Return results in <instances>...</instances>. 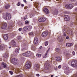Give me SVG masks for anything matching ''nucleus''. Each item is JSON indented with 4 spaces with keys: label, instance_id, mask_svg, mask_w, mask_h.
<instances>
[{
    "label": "nucleus",
    "instance_id": "obj_1",
    "mask_svg": "<svg viewBox=\"0 0 77 77\" xmlns=\"http://www.w3.org/2000/svg\"><path fill=\"white\" fill-rule=\"evenodd\" d=\"M3 18L6 20H9L11 18V15L9 13H7L5 15L3 16Z\"/></svg>",
    "mask_w": 77,
    "mask_h": 77
},
{
    "label": "nucleus",
    "instance_id": "obj_2",
    "mask_svg": "<svg viewBox=\"0 0 77 77\" xmlns=\"http://www.w3.org/2000/svg\"><path fill=\"white\" fill-rule=\"evenodd\" d=\"M11 62L14 65H18L19 62H18V60L16 59L15 58H13L11 60Z\"/></svg>",
    "mask_w": 77,
    "mask_h": 77
},
{
    "label": "nucleus",
    "instance_id": "obj_3",
    "mask_svg": "<svg viewBox=\"0 0 77 77\" xmlns=\"http://www.w3.org/2000/svg\"><path fill=\"white\" fill-rule=\"evenodd\" d=\"M25 66L26 69H30V68L31 67V63H30V61H27L25 65Z\"/></svg>",
    "mask_w": 77,
    "mask_h": 77
},
{
    "label": "nucleus",
    "instance_id": "obj_4",
    "mask_svg": "<svg viewBox=\"0 0 77 77\" xmlns=\"http://www.w3.org/2000/svg\"><path fill=\"white\" fill-rule=\"evenodd\" d=\"M31 54L32 53L30 51H27L26 52L22 54V55L27 57L31 56Z\"/></svg>",
    "mask_w": 77,
    "mask_h": 77
},
{
    "label": "nucleus",
    "instance_id": "obj_5",
    "mask_svg": "<svg viewBox=\"0 0 77 77\" xmlns=\"http://www.w3.org/2000/svg\"><path fill=\"white\" fill-rule=\"evenodd\" d=\"M72 66V67H75L77 68V61L73 60L72 61L71 63Z\"/></svg>",
    "mask_w": 77,
    "mask_h": 77
},
{
    "label": "nucleus",
    "instance_id": "obj_6",
    "mask_svg": "<svg viewBox=\"0 0 77 77\" xmlns=\"http://www.w3.org/2000/svg\"><path fill=\"white\" fill-rule=\"evenodd\" d=\"M2 29L4 30H6L7 29V24L5 22H3L2 23Z\"/></svg>",
    "mask_w": 77,
    "mask_h": 77
},
{
    "label": "nucleus",
    "instance_id": "obj_7",
    "mask_svg": "<svg viewBox=\"0 0 77 77\" xmlns=\"http://www.w3.org/2000/svg\"><path fill=\"white\" fill-rule=\"evenodd\" d=\"M44 68L45 69L48 70L50 69V65L48 63H47L45 65Z\"/></svg>",
    "mask_w": 77,
    "mask_h": 77
},
{
    "label": "nucleus",
    "instance_id": "obj_8",
    "mask_svg": "<svg viewBox=\"0 0 77 77\" xmlns=\"http://www.w3.org/2000/svg\"><path fill=\"white\" fill-rule=\"evenodd\" d=\"M73 8V5L72 4H68L66 5V9H72Z\"/></svg>",
    "mask_w": 77,
    "mask_h": 77
},
{
    "label": "nucleus",
    "instance_id": "obj_9",
    "mask_svg": "<svg viewBox=\"0 0 77 77\" xmlns=\"http://www.w3.org/2000/svg\"><path fill=\"white\" fill-rule=\"evenodd\" d=\"M23 29L24 31L30 30L31 29V28L30 26H24L23 28Z\"/></svg>",
    "mask_w": 77,
    "mask_h": 77
},
{
    "label": "nucleus",
    "instance_id": "obj_10",
    "mask_svg": "<svg viewBox=\"0 0 77 77\" xmlns=\"http://www.w3.org/2000/svg\"><path fill=\"white\" fill-rule=\"evenodd\" d=\"M48 34V32H44L42 33V37H44V38H45V37H46V36H47Z\"/></svg>",
    "mask_w": 77,
    "mask_h": 77
},
{
    "label": "nucleus",
    "instance_id": "obj_11",
    "mask_svg": "<svg viewBox=\"0 0 77 77\" xmlns=\"http://www.w3.org/2000/svg\"><path fill=\"white\" fill-rule=\"evenodd\" d=\"M65 20L66 21H68L70 20V18L69 17V16L68 15H65V18H64Z\"/></svg>",
    "mask_w": 77,
    "mask_h": 77
},
{
    "label": "nucleus",
    "instance_id": "obj_12",
    "mask_svg": "<svg viewBox=\"0 0 77 77\" xmlns=\"http://www.w3.org/2000/svg\"><path fill=\"white\" fill-rule=\"evenodd\" d=\"M50 48H49L48 49L47 51L46 54L44 55L43 57V58H45L47 57V54H48V51H50Z\"/></svg>",
    "mask_w": 77,
    "mask_h": 77
},
{
    "label": "nucleus",
    "instance_id": "obj_13",
    "mask_svg": "<svg viewBox=\"0 0 77 77\" xmlns=\"http://www.w3.org/2000/svg\"><path fill=\"white\" fill-rule=\"evenodd\" d=\"M46 20V19L45 17L42 18L38 20V21L39 22H44L45 20Z\"/></svg>",
    "mask_w": 77,
    "mask_h": 77
},
{
    "label": "nucleus",
    "instance_id": "obj_14",
    "mask_svg": "<svg viewBox=\"0 0 77 77\" xmlns=\"http://www.w3.org/2000/svg\"><path fill=\"white\" fill-rule=\"evenodd\" d=\"M6 47V45H4V44H2L0 45V50H3L4 48H5Z\"/></svg>",
    "mask_w": 77,
    "mask_h": 77
},
{
    "label": "nucleus",
    "instance_id": "obj_15",
    "mask_svg": "<svg viewBox=\"0 0 77 77\" xmlns=\"http://www.w3.org/2000/svg\"><path fill=\"white\" fill-rule=\"evenodd\" d=\"M44 11L45 12V14H49L50 13L49 11L47 8H45L44 9Z\"/></svg>",
    "mask_w": 77,
    "mask_h": 77
},
{
    "label": "nucleus",
    "instance_id": "obj_16",
    "mask_svg": "<svg viewBox=\"0 0 77 77\" xmlns=\"http://www.w3.org/2000/svg\"><path fill=\"white\" fill-rule=\"evenodd\" d=\"M34 44H37L38 43V39L37 38H34Z\"/></svg>",
    "mask_w": 77,
    "mask_h": 77
},
{
    "label": "nucleus",
    "instance_id": "obj_17",
    "mask_svg": "<svg viewBox=\"0 0 77 77\" xmlns=\"http://www.w3.org/2000/svg\"><path fill=\"white\" fill-rule=\"evenodd\" d=\"M2 67L4 68H7V64L5 63L2 62Z\"/></svg>",
    "mask_w": 77,
    "mask_h": 77
},
{
    "label": "nucleus",
    "instance_id": "obj_18",
    "mask_svg": "<svg viewBox=\"0 0 77 77\" xmlns=\"http://www.w3.org/2000/svg\"><path fill=\"white\" fill-rule=\"evenodd\" d=\"M8 34H5L4 35V38L5 40H8Z\"/></svg>",
    "mask_w": 77,
    "mask_h": 77
},
{
    "label": "nucleus",
    "instance_id": "obj_19",
    "mask_svg": "<svg viewBox=\"0 0 77 77\" xmlns=\"http://www.w3.org/2000/svg\"><path fill=\"white\" fill-rule=\"evenodd\" d=\"M15 71L16 73L17 74H18V73H19L20 72L21 70H20V68H17L15 70Z\"/></svg>",
    "mask_w": 77,
    "mask_h": 77
},
{
    "label": "nucleus",
    "instance_id": "obj_20",
    "mask_svg": "<svg viewBox=\"0 0 77 77\" xmlns=\"http://www.w3.org/2000/svg\"><path fill=\"white\" fill-rule=\"evenodd\" d=\"M66 45L67 47H70L73 45V44L71 43H67L66 44Z\"/></svg>",
    "mask_w": 77,
    "mask_h": 77
},
{
    "label": "nucleus",
    "instance_id": "obj_21",
    "mask_svg": "<svg viewBox=\"0 0 77 77\" xmlns=\"http://www.w3.org/2000/svg\"><path fill=\"white\" fill-rule=\"evenodd\" d=\"M10 44L13 45V46H15V42L14 40H13L12 41Z\"/></svg>",
    "mask_w": 77,
    "mask_h": 77
},
{
    "label": "nucleus",
    "instance_id": "obj_22",
    "mask_svg": "<svg viewBox=\"0 0 77 77\" xmlns=\"http://www.w3.org/2000/svg\"><path fill=\"white\" fill-rule=\"evenodd\" d=\"M34 66L35 67V68L36 69V70H38L39 67V65L38 64H35V65Z\"/></svg>",
    "mask_w": 77,
    "mask_h": 77
},
{
    "label": "nucleus",
    "instance_id": "obj_23",
    "mask_svg": "<svg viewBox=\"0 0 77 77\" xmlns=\"http://www.w3.org/2000/svg\"><path fill=\"white\" fill-rule=\"evenodd\" d=\"M8 54H9V53H6L4 54L3 55L4 57L5 58H8Z\"/></svg>",
    "mask_w": 77,
    "mask_h": 77
},
{
    "label": "nucleus",
    "instance_id": "obj_24",
    "mask_svg": "<svg viewBox=\"0 0 77 77\" xmlns=\"http://www.w3.org/2000/svg\"><path fill=\"white\" fill-rule=\"evenodd\" d=\"M62 58L60 57H56V60L57 61H60L61 60Z\"/></svg>",
    "mask_w": 77,
    "mask_h": 77
},
{
    "label": "nucleus",
    "instance_id": "obj_25",
    "mask_svg": "<svg viewBox=\"0 0 77 77\" xmlns=\"http://www.w3.org/2000/svg\"><path fill=\"white\" fill-rule=\"evenodd\" d=\"M31 48L32 50H35V49H36V47L34 45H32L31 47Z\"/></svg>",
    "mask_w": 77,
    "mask_h": 77
},
{
    "label": "nucleus",
    "instance_id": "obj_26",
    "mask_svg": "<svg viewBox=\"0 0 77 77\" xmlns=\"http://www.w3.org/2000/svg\"><path fill=\"white\" fill-rule=\"evenodd\" d=\"M62 37L61 36H60L58 37V39L60 42H62L63 41V40L62 39Z\"/></svg>",
    "mask_w": 77,
    "mask_h": 77
},
{
    "label": "nucleus",
    "instance_id": "obj_27",
    "mask_svg": "<svg viewBox=\"0 0 77 77\" xmlns=\"http://www.w3.org/2000/svg\"><path fill=\"white\" fill-rule=\"evenodd\" d=\"M63 36H66V35L65 34V33H66V30H63Z\"/></svg>",
    "mask_w": 77,
    "mask_h": 77
},
{
    "label": "nucleus",
    "instance_id": "obj_28",
    "mask_svg": "<svg viewBox=\"0 0 77 77\" xmlns=\"http://www.w3.org/2000/svg\"><path fill=\"white\" fill-rule=\"evenodd\" d=\"M20 51V48H17L15 50V52L16 53H18Z\"/></svg>",
    "mask_w": 77,
    "mask_h": 77
},
{
    "label": "nucleus",
    "instance_id": "obj_29",
    "mask_svg": "<svg viewBox=\"0 0 77 77\" xmlns=\"http://www.w3.org/2000/svg\"><path fill=\"white\" fill-rule=\"evenodd\" d=\"M56 51L57 52L59 53L60 52V49L59 48H56Z\"/></svg>",
    "mask_w": 77,
    "mask_h": 77
},
{
    "label": "nucleus",
    "instance_id": "obj_30",
    "mask_svg": "<svg viewBox=\"0 0 77 77\" xmlns=\"http://www.w3.org/2000/svg\"><path fill=\"white\" fill-rule=\"evenodd\" d=\"M58 10H57V9H56L55 10V11H54V14H55V15H57V14H58Z\"/></svg>",
    "mask_w": 77,
    "mask_h": 77
},
{
    "label": "nucleus",
    "instance_id": "obj_31",
    "mask_svg": "<svg viewBox=\"0 0 77 77\" xmlns=\"http://www.w3.org/2000/svg\"><path fill=\"white\" fill-rule=\"evenodd\" d=\"M9 7H10L9 5H6L5 6V9H8V8H9Z\"/></svg>",
    "mask_w": 77,
    "mask_h": 77
},
{
    "label": "nucleus",
    "instance_id": "obj_32",
    "mask_svg": "<svg viewBox=\"0 0 77 77\" xmlns=\"http://www.w3.org/2000/svg\"><path fill=\"white\" fill-rule=\"evenodd\" d=\"M48 42L47 41L45 42V46H47V45H48Z\"/></svg>",
    "mask_w": 77,
    "mask_h": 77
},
{
    "label": "nucleus",
    "instance_id": "obj_33",
    "mask_svg": "<svg viewBox=\"0 0 77 77\" xmlns=\"http://www.w3.org/2000/svg\"><path fill=\"white\" fill-rule=\"evenodd\" d=\"M34 35V34L33 33V32H30L29 33V36H31V35Z\"/></svg>",
    "mask_w": 77,
    "mask_h": 77
},
{
    "label": "nucleus",
    "instance_id": "obj_34",
    "mask_svg": "<svg viewBox=\"0 0 77 77\" xmlns=\"http://www.w3.org/2000/svg\"><path fill=\"white\" fill-rule=\"evenodd\" d=\"M42 46H41L40 47V48H38V51H41V50H42Z\"/></svg>",
    "mask_w": 77,
    "mask_h": 77
},
{
    "label": "nucleus",
    "instance_id": "obj_35",
    "mask_svg": "<svg viewBox=\"0 0 77 77\" xmlns=\"http://www.w3.org/2000/svg\"><path fill=\"white\" fill-rule=\"evenodd\" d=\"M41 54H36V56H38V57H41Z\"/></svg>",
    "mask_w": 77,
    "mask_h": 77
},
{
    "label": "nucleus",
    "instance_id": "obj_36",
    "mask_svg": "<svg viewBox=\"0 0 77 77\" xmlns=\"http://www.w3.org/2000/svg\"><path fill=\"white\" fill-rule=\"evenodd\" d=\"M22 77V74H20V75H16L15 77Z\"/></svg>",
    "mask_w": 77,
    "mask_h": 77
},
{
    "label": "nucleus",
    "instance_id": "obj_37",
    "mask_svg": "<svg viewBox=\"0 0 77 77\" xmlns=\"http://www.w3.org/2000/svg\"><path fill=\"white\" fill-rule=\"evenodd\" d=\"M17 38L18 40H20V39H21V37L20 36H18L17 37Z\"/></svg>",
    "mask_w": 77,
    "mask_h": 77
},
{
    "label": "nucleus",
    "instance_id": "obj_38",
    "mask_svg": "<svg viewBox=\"0 0 77 77\" xmlns=\"http://www.w3.org/2000/svg\"><path fill=\"white\" fill-rule=\"evenodd\" d=\"M69 70H67L66 71V74H67V75H68V74H69Z\"/></svg>",
    "mask_w": 77,
    "mask_h": 77
},
{
    "label": "nucleus",
    "instance_id": "obj_39",
    "mask_svg": "<svg viewBox=\"0 0 77 77\" xmlns=\"http://www.w3.org/2000/svg\"><path fill=\"white\" fill-rule=\"evenodd\" d=\"M75 49L76 51L77 50V44L75 46Z\"/></svg>",
    "mask_w": 77,
    "mask_h": 77
},
{
    "label": "nucleus",
    "instance_id": "obj_40",
    "mask_svg": "<svg viewBox=\"0 0 77 77\" xmlns=\"http://www.w3.org/2000/svg\"><path fill=\"white\" fill-rule=\"evenodd\" d=\"M9 73L11 74V75H12V74H13V72H12V71H10L9 72Z\"/></svg>",
    "mask_w": 77,
    "mask_h": 77
},
{
    "label": "nucleus",
    "instance_id": "obj_41",
    "mask_svg": "<svg viewBox=\"0 0 77 77\" xmlns=\"http://www.w3.org/2000/svg\"><path fill=\"white\" fill-rule=\"evenodd\" d=\"M25 24H29V21L26 20L25 21Z\"/></svg>",
    "mask_w": 77,
    "mask_h": 77
},
{
    "label": "nucleus",
    "instance_id": "obj_42",
    "mask_svg": "<svg viewBox=\"0 0 77 77\" xmlns=\"http://www.w3.org/2000/svg\"><path fill=\"white\" fill-rule=\"evenodd\" d=\"M39 27H43V24H41L40 25H39Z\"/></svg>",
    "mask_w": 77,
    "mask_h": 77
},
{
    "label": "nucleus",
    "instance_id": "obj_43",
    "mask_svg": "<svg viewBox=\"0 0 77 77\" xmlns=\"http://www.w3.org/2000/svg\"><path fill=\"white\" fill-rule=\"evenodd\" d=\"M27 50V49L26 48H22V51H24V50Z\"/></svg>",
    "mask_w": 77,
    "mask_h": 77
},
{
    "label": "nucleus",
    "instance_id": "obj_44",
    "mask_svg": "<svg viewBox=\"0 0 77 77\" xmlns=\"http://www.w3.org/2000/svg\"><path fill=\"white\" fill-rule=\"evenodd\" d=\"M77 76V74H74L73 75V77H75Z\"/></svg>",
    "mask_w": 77,
    "mask_h": 77
},
{
    "label": "nucleus",
    "instance_id": "obj_45",
    "mask_svg": "<svg viewBox=\"0 0 77 77\" xmlns=\"http://www.w3.org/2000/svg\"><path fill=\"white\" fill-rule=\"evenodd\" d=\"M65 14H70V13L69 12H64Z\"/></svg>",
    "mask_w": 77,
    "mask_h": 77
},
{
    "label": "nucleus",
    "instance_id": "obj_46",
    "mask_svg": "<svg viewBox=\"0 0 77 77\" xmlns=\"http://www.w3.org/2000/svg\"><path fill=\"white\" fill-rule=\"evenodd\" d=\"M70 26H72V25H73V23H72V22H70Z\"/></svg>",
    "mask_w": 77,
    "mask_h": 77
},
{
    "label": "nucleus",
    "instance_id": "obj_47",
    "mask_svg": "<svg viewBox=\"0 0 77 77\" xmlns=\"http://www.w3.org/2000/svg\"><path fill=\"white\" fill-rule=\"evenodd\" d=\"M22 30V28H20L19 29V31L20 32V31H21Z\"/></svg>",
    "mask_w": 77,
    "mask_h": 77
},
{
    "label": "nucleus",
    "instance_id": "obj_48",
    "mask_svg": "<svg viewBox=\"0 0 77 77\" xmlns=\"http://www.w3.org/2000/svg\"><path fill=\"white\" fill-rule=\"evenodd\" d=\"M72 54H73V55H75V52H74V51H73L72 52Z\"/></svg>",
    "mask_w": 77,
    "mask_h": 77
},
{
    "label": "nucleus",
    "instance_id": "obj_49",
    "mask_svg": "<svg viewBox=\"0 0 77 77\" xmlns=\"http://www.w3.org/2000/svg\"><path fill=\"white\" fill-rule=\"evenodd\" d=\"M17 6H19L20 5V3L18 2V3L17 4Z\"/></svg>",
    "mask_w": 77,
    "mask_h": 77
},
{
    "label": "nucleus",
    "instance_id": "obj_50",
    "mask_svg": "<svg viewBox=\"0 0 77 77\" xmlns=\"http://www.w3.org/2000/svg\"><path fill=\"white\" fill-rule=\"evenodd\" d=\"M69 36H67L66 37V39H69Z\"/></svg>",
    "mask_w": 77,
    "mask_h": 77
},
{
    "label": "nucleus",
    "instance_id": "obj_51",
    "mask_svg": "<svg viewBox=\"0 0 77 77\" xmlns=\"http://www.w3.org/2000/svg\"><path fill=\"white\" fill-rule=\"evenodd\" d=\"M66 55L67 56H69V55H70V54L69 53H67L66 54Z\"/></svg>",
    "mask_w": 77,
    "mask_h": 77
},
{
    "label": "nucleus",
    "instance_id": "obj_52",
    "mask_svg": "<svg viewBox=\"0 0 77 77\" xmlns=\"http://www.w3.org/2000/svg\"><path fill=\"white\" fill-rule=\"evenodd\" d=\"M58 68H59L60 69V68H61V66L59 65V66H58Z\"/></svg>",
    "mask_w": 77,
    "mask_h": 77
},
{
    "label": "nucleus",
    "instance_id": "obj_53",
    "mask_svg": "<svg viewBox=\"0 0 77 77\" xmlns=\"http://www.w3.org/2000/svg\"><path fill=\"white\" fill-rule=\"evenodd\" d=\"M36 76H37V77H39V74H37L36 75Z\"/></svg>",
    "mask_w": 77,
    "mask_h": 77
},
{
    "label": "nucleus",
    "instance_id": "obj_54",
    "mask_svg": "<svg viewBox=\"0 0 77 77\" xmlns=\"http://www.w3.org/2000/svg\"><path fill=\"white\" fill-rule=\"evenodd\" d=\"M24 2L25 3H26L27 2V1H26V0H23Z\"/></svg>",
    "mask_w": 77,
    "mask_h": 77
},
{
    "label": "nucleus",
    "instance_id": "obj_55",
    "mask_svg": "<svg viewBox=\"0 0 77 77\" xmlns=\"http://www.w3.org/2000/svg\"><path fill=\"white\" fill-rule=\"evenodd\" d=\"M64 69H66V66H64Z\"/></svg>",
    "mask_w": 77,
    "mask_h": 77
},
{
    "label": "nucleus",
    "instance_id": "obj_56",
    "mask_svg": "<svg viewBox=\"0 0 77 77\" xmlns=\"http://www.w3.org/2000/svg\"><path fill=\"white\" fill-rule=\"evenodd\" d=\"M71 2H74V0H70Z\"/></svg>",
    "mask_w": 77,
    "mask_h": 77
},
{
    "label": "nucleus",
    "instance_id": "obj_57",
    "mask_svg": "<svg viewBox=\"0 0 77 77\" xmlns=\"http://www.w3.org/2000/svg\"><path fill=\"white\" fill-rule=\"evenodd\" d=\"M21 6H22V7H23V6H24V5H23V4H22V5H21Z\"/></svg>",
    "mask_w": 77,
    "mask_h": 77
},
{
    "label": "nucleus",
    "instance_id": "obj_58",
    "mask_svg": "<svg viewBox=\"0 0 77 77\" xmlns=\"http://www.w3.org/2000/svg\"><path fill=\"white\" fill-rule=\"evenodd\" d=\"M75 11H76V12H77V8L75 9Z\"/></svg>",
    "mask_w": 77,
    "mask_h": 77
},
{
    "label": "nucleus",
    "instance_id": "obj_59",
    "mask_svg": "<svg viewBox=\"0 0 77 77\" xmlns=\"http://www.w3.org/2000/svg\"><path fill=\"white\" fill-rule=\"evenodd\" d=\"M26 45L25 44V45H22L23 46H24V45Z\"/></svg>",
    "mask_w": 77,
    "mask_h": 77
},
{
    "label": "nucleus",
    "instance_id": "obj_60",
    "mask_svg": "<svg viewBox=\"0 0 77 77\" xmlns=\"http://www.w3.org/2000/svg\"><path fill=\"white\" fill-rule=\"evenodd\" d=\"M8 48H11V46H10V47H8Z\"/></svg>",
    "mask_w": 77,
    "mask_h": 77
},
{
    "label": "nucleus",
    "instance_id": "obj_61",
    "mask_svg": "<svg viewBox=\"0 0 77 77\" xmlns=\"http://www.w3.org/2000/svg\"><path fill=\"white\" fill-rule=\"evenodd\" d=\"M51 77H53V75H51Z\"/></svg>",
    "mask_w": 77,
    "mask_h": 77
},
{
    "label": "nucleus",
    "instance_id": "obj_62",
    "mask_svg": "<svg viewBox=\"0 0 77 77\" xmlns=\"http://www.w3.org/2000/svg\"><path fill=\"white\" fill-rule=\"evenodd\" d=\"M27 7H26V8H25V9H27Z\"/></svg>",
    "mask_w": 77,
    "mask_h": 77
},
{
    "label": "nucleus",
    "instance_id": "obj_63",
    "mask_svg": "<svg viewBox=\"0 0 77 77\" xmlns=\"http://www.w3.org/2000/svg\"><path fill=\"white\" fill-rule=\"evenodd\" d=\"M0 42H1V41H0Z\"/></svg>",
    "mask_w": 77,
    "mask_h": 77
},
{
    "label": "nucleus",
    "instance_id": "obj_64",
    "mask_svg": "<svg viewBox=\"0 0 77 77\" xmlns=\"http://www.w3.org/2000/svg\"><path fill=\"white\" fill-rule=\"evenodd\" d=\"M31 0V1H32V0Z\"/></svg>",
    "mask_w": 77,
    "mask_h": 77
}]
</instances>
